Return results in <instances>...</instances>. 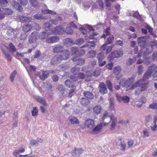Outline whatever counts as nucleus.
Returning <instances> with one entry per match:
<instances>
[{
	"instance_id": "obj_1",
	"label": "nucleus",
	"mask_w": 157,
	"mask_h": 157,
	"mask_svg": "<svg viewBox=\"0 0 157 157\" xmlns=\"http://www.w3.org/2000/svg\"><path fill=\"white\" fill-rule=\"evenodd\" d=\"M152 67L149 68L148 71L144 74L142 78L133 83L135 77H132L127 80L125 78L121 79L119 84L123 87H126L127 90H132L137 87H140V89L138 88L136 90L135 94L138 96L142 91H144L147 88V85L148 83L147 80L151 76L152 72Z\"/></svg>"
},
{
	"instance_id": "obj_2",
	"label": "nucleus",
	"mask_w": 157,
	"mask_h": 157,
	"mask_svg": "<svg viewBox=\"0 0 157 157\" xmlns=\"http://www.w3.org/2000/svg\"><path fill=\"white\" fill-rule=\"evenodd\" d=\"M151 49L150 50L149 49H146V52H145L144 50H143V49H141V50L139 51L137 55V57L139 58L142 56L143 58H146L145 56L151 53L152 52V49L156 48H157V42L154 41L151 42Z\"/></svg>"
},
{
	"instance_id": "obj_3",
	"label": "nucleus",
	"mask_w": 157,
	"mask_h": 157,
	"mask_svg": "<svg viewBox=\"0 0 157 157\" xmlns=\"http://www.w3.org/2000/svg\"><path fill=\"white\" fill-rule=\"evenodd\" d=\"M39 90L42 95L48 92L49 91H53L51 84L50 83H44L41 87H39Z\"/></svg>"
},
{
	"instance_id": "obj_4",
	"label": "nucleus",
	"mask_w": 157,
	"mask_h": 157,
	"mask_svg": "<svg viewBox=\"0 0 157 157\" xmlns=\"http://www.w3.org/2000/svg\"><path fill=\"white\" fill-rule=\"evenodd\" d=\"M70 78L72 81H71L70 80H67L65 82V85L67 87H75V82L77 80L78 78L76 76L72 75L70 76Z\"/></svg>"
},
{
	"instance_id": "obj_5",
	"label": "nucleus",
	"mask_w": 157,
	"mask_h": 157,
	"mask_svg": "<svg viewBox=\"0 0 157 157\" xmlns=\"http://www.w3.org/2000/svg\"><path fill=\"white\" fill-rule=\"evenodd\" d=\"M123 54V52L122 50L116 51L112 52L109 54L108 57V58L110 60H112L114 58L120 57Z\"/></svg>"
},
{
	"instance_id": "obj_6",
	"label": "nucleus",
	"mask_w": 157,
	"mask_h": 157,
	"mask_svg": "<svg viewBox=\"0 0 157 157\" xmlns=\"http://www.w3.org/2000/svg\"><path fill=\"white\" fill-rule=\"evenodd\" d=\"M0 47L2 52L5 55L6 57L9 61H11V56L8 52V47L3 44H1Z\"/></svg>"
},
{
	"instance_id": "obj_7",
	"label": "nucleus",
	"mask_w": 157,
	"mask_h": 157,
	"mask_svg": "<svg viewBox=\"0 0 157 157\" xmlns=\"http://www.w3.org/2000/svg\"><path fill=\"white\" fill-rule=\"evenodd\" d=\"M49 75V73L47 71H40L37 72L36 73H35L34 75H36V77L39 76L40 78L42 80H44L47 78Z\"/></svg>"
},
{
	"instance_id": "obj_8",
	"label": "nucleus",
	"mask_w": 157,
	"mask_h": 157,
	"mask_svg": "<svg viewBox=\"0 0 157 157\" xmlns=\"http://www.w3.org/2000/svg\"><path fill=\"white\" fill-rule=\"evenodd\" d=\"M51 30L54 34H62L64 33V29L61 26H57Z\"/></svg>"
},
{
	"instance_id": "obj_9",
	"label": "nucleus",
	"mask_w": 157,
	"mask_h": 157,
	"mask_svg": "<svg viewBox=\"0 0 157 157\" xmlns=\"http://www.w3.org/2000/svg\"><path fill=\"white\" fill-rule=\"evenodd\" d=\"M59 40V38L57 36H48L45 40V42L48 44H53L57 42Z\"/></svg>"
},
{
	"instance_id": "obj_10",
	"label": "nucleus",
	"mask_w": 157,
	"mask_h": 157,
	"mask_svg": "<svg viewBox=\"0 0 157 157\" xmlns=\"http://www.w3.org/2000/svg\"><path fill=\"white\" fill-rule=\"evenodd\" d=\"M62 61L60 55H57L54 56L51 59V64L54 65L60 63Z\"/></svg>"
},
{
	"instance_id": "obj_11",
	"label": "nucleus",
	"mask_w": 157,
	"mask_h": 157,
	"mask_svg": "<svg viewBox=\"0 0 157 157\" xmlns=\"http://www.w3.org/2000/svg\"><path fill=\"white\" fill-rule=\"evenodd\" d=\"M146 37L145 36L138 37L137 40L139 45L144 49L146 44Z\"/></svg>"
},
{
	"instance_id": "obj_12",
	"label": "nucleus",
	"mask_w": 157,
	"mask_h": 157,
	"mask_svg": "<svg viewBox=\"0 0 157 157\" xmlns=\"http://www.w3.org/2000/svg\"><path fill=\"white\" fill-rule=\"evenodd\" d=\"M116 96L117 100L119 102L123 101L124 103H128L130 100L129 97L126 95L121 96L118 94H116Z\"/></svg>"
},
{
	"instance_id": "obj_13",
	"label": "nucleus",
	"mask_w": 157,
	"mask_h": 157,
	"mask_svg": "<svg viewBox=\"0 0 157 157\" xmlns=\"http://www.w3.org/2000/svg\"><path fill=\"white\" fill-rule=\"evenodd\" d=\"M17 19L21 22H29L31 21L32 18L29 17L18 15L17 17Z\"/></svg>"
},
{
	"instance_id": "obj_14",
	"label": "nucleus",
	"mask_w": 157,
	"mask_h": 157,
	"mask_svg": "<svg viewBox=\"0 0 157 157\" xmlns=\"http://www.w3.org/2000/svg\"><path fill=\"white\" fill-rule=\"evenodd\" d=\"M60 56L62 60H67L69 57L70 53L68 50H63Z\"/></svg>"
},
{
	"instance_id": "obj_15",
	"label": "nucleus",
	"mask_w": 157,
	"mask_h": 157,
	"mask_svg": "<svg viewBox=\"0 0 157 157\" xmlns=\"http://www.w3.org/2000/svg\"><path fill=\"white\" fill-rule=\"evenodd\" d=\"M37 35V33L34 32L32 33L29 36V42L30 43H32L36 40Z\"/></svg>"
},
{
	"instance_id": "obj_16",
	"label": "nucleus",
	"mask_w": 157,
	"mask_h": 157,
	"mask_svg": "<svg viewBox=\"0 0 157 157\" xmlns=\"http://www.w3.org/2000/svg\"><path fill=\"white\" fill-rule=\"evenodd\" d=\"M43 142V140L41 138H38L36 140H32L30 141V145L33 146H37L40 145Z\"/></svg>"
},
{
	"instance_id": "obj_17",
	"label": "nucleus",
	"mask_w": 157,
	"mask_h": 157,
	"mask_svg": "<svg viewBox=\"0 0 157 157\" xmlns=\"http://www.w3.org/2000/svg\"><path fill=\"white\" fill-rule=\"evenodd\" d=\"M18 31L17 29H13L9 28L8 29L6 32V34L8 36H11L13 34L14 35V38L17 37V35L18 34Z\"/></svg>"
},
{
	"instance_id": "obj_18",
	"label": "nucleus",
	"mask_w": 157,
	"mask_h": 157,
	"mask_svg": "<svg viewBox=\"0 0 157 157\" xmlns=\"http://www.w3.org/2000/svg\"><path fill=\"white\" fill-rule=\"evenodd\" d=\"M83 151V150L82 148H75L72 151L71 154L74 156L78 157Z\"/></svg>"
},
{
	"instance_id": "obj_19",
	"label": "nucleus",
	"mask_w": 157,
	"mask_h": 157,
	"mask_svg": "<svg viewBox=\"0 0 157 157\" xmlns=\"http://www.w3.org/2000/svg\"><path fill=\"white\" fill-rule=\"evenodd\" d=\"M108 124V123L102 122V123L98 124L93 129V132H97L101 129L103 126H105L107 125Z\"/></svg>"
},
{
	"instance_id": "obj_20",
	"label": "nucleus",
	"mask_w": 157,
	"mask_h": 157,
	"mask_svg": "<svg viewBox=\"0 0 157 157\" xmlns=\"http://www.w3.org/2000/svg\"><path fill=\"white\" fill-rule=\"evenodd\" d=\"M26 69L29 75L31 78H34L35 79L36 78V75H35V76H34L31 75V71H35L36 70V67L35 66L30 65L29 67H26Z\"/></svg>"
},
{
	"instance_id": "obj_21",
	"label": "nucleus",
	"mask_w": 157,
	"mask_h": 157,
	"mask_svg": "<svg viewBox=\"0 0 157 157\" xmlns=\"http://www.w3.org/2000/svg\"><path fill=\"white\" fill-rule=\"evenodd\" d=\"M85 124L86 127L90 129L93 128L94 125V121L91 119H89L86 120Z\"/></svg>"
},
{
	"instance_id": "obj_22",
	"label": "nucleus",
	"mask_w": 157,
	"mask_h": 157,
	"mask_svg": "<svg viewBox=\"0 0 157 157\" xmlns=\"http://www.w3.org/2000/svg\"><path fill=\"white\" fill-rule=\"evenodd\" d=\"M34 98L38 102L44 105H47V102L45 99L43 98L40 97L37 95H35L34 96Z\"/></svg>"
},
{
	"instance_id": "obj_23",
	"label": "nucleus",
	"mask_w": 157,
	"mask_h": 157,
	"mask_svg": "<svg viewBox=\"0 0 157 157\" xmlns=\"http://www.w3.org/2000/svg\"><path fill=\"white\" fill-rule=\"evenodd\" d=\"M0 12L4 15H10L12 14L13 12L11 10L8 8H0Z\"/></svg>"
},
{
	"instance_id": "obj_24",
	"label": "nucleus",
	"mask_w": 157,
	"mask_h": 157,
	"mask_svg": "<svg viewBox=\"0 0 157 157\" xmlns=\"http://www.w3.org/2000/svg\"><path fill=\"white\" fill-rule=\"evenodd\" d=\"M72 60L73 62H76V63L79 65H82L85 63V60L82 58L78 59L77 57H74L72 59Z\"/></svg>"
},
{
	"instance_id": "obj_25",
	"label": "nucleus",
	"mask_w": 157,
	"mask_h": 157,
	"mask_svg": "<svg viewBox=\"0 0 157 157\" xmlns=\"http://www.w3.org/2000/svg\"><path fill=\"white\" fill-rule=\"evenodd\" d=\"M50 35L49 32H47L45 31L42 32L39 34L38 35L39 38L41 40H46V39Z\"/></svg>"
},
{
	"instance_id": "obj_26",
	"label": "nucleus",
	"mask_w": 157,
	"mask_h": 157,
	"mask_svg": "<svg viewBox=\"0 0 157 157\" xmlns=\"http://www.w3.org/2000/svg\"><path fill=\"white\" fill-rule=\"evenodd\" d=\"M157 121V117L155 116L154 117V121L150 126V128L152 131H155L157 128V124L156 122Z\"/></svg>"
},
{
	"instance_id": "obj_27",
	"label": "nucleus",
	"mask_w": 157,
	"mask_h": 157,
	"mask_svg": "<svg viewBox=\"0 0 157 157\" xmlns=\"http://www.w3.org/2000/svg\"><path fill=\"white\" fill-rule=\"evenodd\" d=\"M68 120L72 124H78L79 123V120L75 117H69L68 118Z\"/></svg>"
},
{
	"instance_id": "obj_28",
	"label": "nucleus",
	"mask_w": 157,
	"mask_h": 157,
	"mask_svg": "<svg viewBox=\"0 0 157 157\" xmlns=\"http://www.w3.org/2000/svg\"><path fill=\"white\" fill-rule=\"evenodd\" d=\"M63 49V47L61 45H57L55 46L53 49V51L55 53L61 52Z\"/></svg>"
},
{
	"instance_id": "obj_29",
	"label": "nucleus",
	"mask_w": 157,
	"mask_h": 157,
	"mask_svg": "<svg viewBox=\"0 0 157 157\" xmlns=\"http://www.w3.org/2000/svg\"><path fill=\"white\" fill-rule=\"evenodd\" d=\"M11 4L13 7L19 11L21 12L22 11V6H20L17 2L15 1H13L11 2Z\"/></svg>"
},
{
	"instance_id": "obj_30",
	"label": "nucleus",
	"mask_w": 157,
	"mask_h": 157,
	"mask_svg": "<svg viewBox=\"0 0 157 157\" xmlns=\"http://www.w3.org/2000/svg\"><path fill=\"white\" fill-rule=\"evenodd\" d=\"M99 86L100 88L99 91L101 93L104 94L107 92V89L104 83L103 82L101 83Z\"/></svg>"
},
{
	"instance_id": "obj_31",
	"label": "nucleus",
	"mask_w": 157,
	"mask_h": 157,
	"mask_svg": "<svg viewBox=\"0 0 157 157\" xmlns=\"http://www.w3.org/2000/svg\"><path fill=\"white\" fill-rule=\"evenodd\" d=\"M110 119L112 121V124L111 125V128H114L116 125L117 122V117L113 116H111L110 117Z\"/></svg>"
},
{
	"instance_id": "obj_32",
	"label": "nucleus",
	"mask_w": 157,
	"mask_h": 157,
	"mask_svg": "<svg viewBox=\"0 0 157 157\" xmlns=\"http://www.w3.org/2000/svg\"><path fill=\"white\" fill-rule=\"evenodd\" d=\"M62 20L61 18L59 16L54 19H52L50 20V22L52 24L56 25L58 24L59 22Z\"/></svg>"
},
{
	"instance_id": "obj_33",
	"label": "nucleus",
	"mask_w": 157,
	"mask_h": 157,
	"mask_svg": "<svg viewBox=\"0 0 157 157\" xmlns=\"http://www.w3.org/2000/svg\"><path fill=\"white\" fill-rule=\"evenodd\" d=\"M64 43L67 47L71 46L72 44H75V43L72 39L68 38L65 39Z\"/></svg>"
},
{
	"instance_id": "obj_34",
	"label": "nucleus",
	"mask_w": 157,
	"mask_h": 157,
	"mask_svg": "<svg viewBox=\"0 0 157 157\" xmlns=\"http://www.w3.org/2000/svg\"><path fill=\"white\" fill-rule=\"evenodd\" d=\"M32 29V25L29 24H27L24 25L23 27V30L25 33L29 32Z\"/></svg>"
},
{
	"instance_id": "obj_35",
	"label": "nucleus",
	"mask_w": 157,
	"mask_h": 157,
	"mask_svg": "<svg viewBox=\"0 0 157 157\" xmlns=\"http://www.w3.org/2000/svg\"><path fill=\"white\" fill-rule=\"evenodd\" d=\"M80 67L78 66H75L71 70V72L74 75H76L79 72Z\"/></svg>"
},
{
	"instance_id": "obj_36",
	"label": "nucleus",
	"mask_w": 157,
	"mask_h": 157,
	"mask_svg": "<svg viewBox=\"0 0 157 157\" xmlns=\"http://www.w3.org/2000/svg\"><path fill=\"white\" fill-rule=\"evenodd\" d=\"M65 32L66 33L69 35H71L73 34V29L71 27L69 26H67L66 29H64V33Z\"/></svg>"
},
{
	"instance_id": "obj_37",
	"label": "nucleus",
	"mask_w": 157,
	"mask_h": 157,
	"mask_svg": "<svg viewBox=\"0 0 157 157\" xmlns=\"http://www.w3.org/2000/svg\"><path fill=\"white\" fill-rule=\"evenodd\" d=\"M29 2L32 6L35 8L39 6V4L36 0H29Z\"/></svg>"
},
{
	"instance_id": "obj_38",
	"label": "nucleus",
	"mask_w": 157,
	"mask_h": 157,
	"mask_svg": "<svg viewBox=\"0 0 157 157\" xmlns=\"http://www.w3.org/2000/svg\"><path fill=\"white\" fill-rule=\"evenodd\" d=\"M85 47L86 46H83L81 47L80 49H79L78 48L76 55L79 56H82L84 55L85 53V51L84 50L81 48Z\"/></svg>"
},
{
	"instance_id": "obj_39",
	"label": "nucleus",
	"mask_w": 157,
	"mask_h": 157,
	"mask_svg": "<svg viewBox=\"0 0 157 157\" xmlns=\"http://www.w3.org/2000/svg\"><path fill=\"white\" fill-rule=\"evenodd\" d=\"M96 54L95 51L94 50H92L89 51L87 55V58H93L94 57Z\"/></svg>"
},
{
	"instance_id": "obj_40",
	"label": "nucleus",
	"mask_w": 157,
	"mask_h": 157,
	"mask_svg": "<svg viewBox=\"0 0 157 157\" xmlns=\"http://www.w3.org/2000/svg\"><path fill=\"white\" fill-rule=\"evenodd\" d=\"M81 104L83 105H86L89 104V101L88 99L85 98H82L80 101Z\"/></svg>"
},
{
	"instance_id": "obj_41",
	"label": "nucleus",
	"mask_w": 157,
	"mask_h": 157,
	"mask_svg": "<svg viewBox=\"0 0 157 157\" xmlns=\"http://www.w3.org/2000/svg\"><path fill=\"white\" fill-rule=\"evenodd\" d=\"M121 71V68L119 66H116L113 69V72L115 74L117 75L119 74Z\"/></svg>"
},
{
	"instance_id": "obj_42",
	"label": "nucleus",
	"mask_w": 157,
	"mask_h": 157,
	"mask_svg": "<svg viewBox=\"0 0 157 157\" xmlns=\"http://www.w3.org/2000/svg\"><path fill=\"white\" fill-rule=\"evenodd\" d=\"M84 95L86 97L89 99H92L93 98V95L92 94L88 91L84 92Z\"/></svg>"
},
{
	"instance_id": "obj_43",
	"label": "nucleus",
	"mask_w": 157,
	"mask_h": 157,
	"mask_svg": "<svg viewBox=\"0 0 157 157\" xmlns=\"http://www.w3.org/2000/svg\"><path fill=\"white\" fill-rule=\"evenodd\" d=\"M101 109V107L100 105H98L94 106L93 108L94 112L97 114L100 113Z\"/></svg>"
},
{
	"instance_id": "obj_44",
	"label": "nucleus",
	"mask_w": 157,
	"mask_h": 157,
	"mask_svg": "<svg viewBox=\"0 0 157 157\" xmlns=\"http://www.w3.org/2000/svg\"><path fill=\"white\" fill-rule=\"evenodd\" d=\"M113 39V35H110L109 36L107 37L106 38L105 43L107 44H111Z\"/></svg>"
},
{
	"instance_id": "obj_45",
	"label": "nucleus",
	"mask_w": 157,
	"mask_h": 157,
	"mask_svg": "<svg viewBox=\"0 0 157 157\" xmlns=\"http://www.w3.org/2000/svg\"><path fill=\"white\" fill-rule=\"evenodd\" d=\"M25 151V147L24 146H22L18 148L17 149H16L14 151L15 152V153L20 154L24 152Z\"/></svg>"
},
{
	"instance_id": "obj_46",
	"label": "nucleus",
	"mask_w": 157,
	"mask_h": 157,
	"mask_svg": "<svg viewBox=\"0 0 157 157\" xmlns=\"http://www.w3.org/2000/svg\"><path fill=\"white\" fill-rule=\"evenodd\" d=\"M51 25L49 22L45 23L43 25L46 31H48L50 30V28Z\"/></svg>"
},
{
	"instance_id": "obj_47",
	"label": "nucleus",
	"mask_w": 157,
	"mask_h": 157,
	"mask_svg": "<svg viewBox=\"0 0 157 157\" xmlns=\"http://www.w3.org/2000/svg\"><path fill=\"white\" fill-rule=\"evenodd\" d=\"M38 112V108L36 107L33 108V110L32 112V114L33 116H37Z\"/></svg>"
},
{
	"instance_id": "obj_48",
	"label": "nucleus",
	"mask_w": 157,
	"mask_h": 157,
	"mask_svg": "<svg viewBox=\"0 0 157 157\" xmlns=\"http://www.w3.org/2000/svg\"><path fill=\"white\" fill-rule=\"evenodd\" d=\"M106 84L108 89L111 91H112L113 86L112 84L110 81L109 80H107L106 82Z\"/></svg>"
},
{
	"instance_id": "obj_49",
	"label": "nucleus",
	"mask_w": 157,
	"mask_h": 157,
	"mask_svg": "<svg viewBox=\"0 0 157 157\" xmlns=\"http://www.w3.org/2000/svg\"><path fill=\"white\" fill-rule=\"evenodd\" d=\"M109 109L111 110H114V104L113 102V100L112 99L110 98L109 99Z\"/></svg>"
},
{
	"instance_id": "obj_50",
	"label": "nucleus",
	"mask_w": 157,
	"mask_h": 157,
	"mask_svg": "<svg viewBox=\"0 0 157 157\" xmlns=\"http://www.w3.org/2000/svg\"><path fill=\"white\" fill-rule=\"evenodd\" d=\"M9 47L10 50L12 52H14L16 51V49L15 46L12 43L9 44Z\"/></svg>"
},
{
	"instance_id": "obj_51",
	"label": "nucleus",
	"mask_w": 157,
	"mask_h": 157,
	"mask_svg": "<svg viewBox=\"0 0 157 157\" xmlns=\"http://www.w3.org/2000/svg\"><path fill=\"white\" fill-rule=\"evenodd\" d=\"M101 72L100 69L99 68H97L93 73V75L94 76H98Z\"/></svg>"
},
{
	"instance_id": "obj_52",
	"label": "nucleus",
	"mask_w": 157,
	"mask_h": 157,
	"mask_svg": "<svg viewBox=\"0 0 157 157\" xmlns=\"http://www.w3.org/2000/svg\"><path fill=\"white\" fill-rule=\"evenodd\" d=\"M97 58L98 62L101 61L104 58L103 53L102 52H100L98 53L97 56Z\"/></svg>"
},
{
	"instance_id": "obj_53",
	"label": "nucleus",
	"mask_w": 157,
	"mask_h": 157,
	"mask_svg": "<svg viewBox=\"0 0 157 157\" xmlns=\"http://www.w3.org/2000/svg\"><path fill=\"white\" fill-rule=\"evenodd\" d=\"M16 74L17 72L16 71H13L11 73L10 76V79L11 82H12L13 81Z\"/></svg>"
},
{
	"instance_id": "obj_54",
	"label": "nucleus",
	"mask_w": 157,
	"mask_h": 157,
	"mask_svg": "<svg viewBox=\"0 0 157 157\" xmlns=\"http://www.w3.org/2000/svg\"><path fill=\"white\" fill-rule=\"evenodd\" d=\"M136 57H133L132 59L130 58L128 59L127 64L131 65L132 63L136 61Z\"/></svg>"
},
{
	"instance_id": "obj_55",
	"label": "nucleus",
	"mask_w": 157,
	"mask_h": 157,
	"mask_svg": "<svg viewBox=\"0 0 157 157\" xmlns=\"http://www.w3.org/2000/svg\"><path fill=\"white\" fill-rule=\"evenodd\" d=\"M8 3V2L7 0H1L0 1L1 6L2 7L7 6Z\"/></svg>"
},
{
	"instance_id": "obj_56",
	"label": "nucleus",
	"mask_w": 157,
	"mask_h": 157,
	"mask_svg": "<svg viewBox=\"0 0 157 157\" xmlns=\"http://www.w3.org/2000/svg\"><path fill=\"white\" fill-rule=\"evenodd\" d=\"M143 133L144 134L143 136L144 137H148L149 136V132H148V130L145 129L143 130Z\"/></svg>"
},
{
	"instance_id": "obj_57",
	"label": "nucleus",
	"mask_w": 157,
	"mask_h": 157,
	"mask_svg": "<svg viewBox=\"0 0 157 157\" xmlns=\"http://www.w3.org/2000/svg\"><path fill=\"white\" fill-rule=\"evenodd\" d=\"M84 42V40L83 38H80L76 40L75 44L77 45H80L83 43Z\"/></svg>"
},
{
	"instance_id": "obj_58",
	"label": "nucleus",
	"mask_w": 157,
	"mask_h": 157,
	"mask_svg": "<svg viewBox=\"0 0 157 157\" xmlns=\"http://www.w3.org/2000/svg\"><path fill=\"white\" fill-rule=\"evenodd\" d=\"M27 53V52H23L21 53H19L18 52H17L15 56L17 58L20 59L21 57H23L24 54Z\"/></svg>"
},
{
	"instance_id": "obj_59",
	"label": "nucleus",
	"mask_w": 157,
	"mask_h": 157,
	"mask_svg": "<svg viewBox=\"0 0 157 157\" xmlns=\"http://www.w3.org/2000/svg\"><path fill=\"white\" fill-rule=\"evenodd\" d=\"M120 147L121 150L122 151H124L126 147V143L124 141L121 142L120 144Z\"/></svg>"
},
{
	"instance_id": "obj_60",
	"label": "nucleus",
	"mask_w": 157,
	"mask_h": 157,
	"mask_svg": "<svg viewBox=\"0 0 157 157\" xmlns=\"http://www.w3.org/2000/svg\"><path fill=\"white\" fill-rule=\"evenodd\" d=\"M78 48L75 47H72L71 49V51L72 55L77 54Z\"/></svg>"
},
{
	"instance_id": "obj_61",
	"label": "nucleus",
	"mask_w": 157,
	"mask_h": 157,
	"mask_svg": "<svg viewBox=\"0 0 157 157\" xmlns=\"http://www.w3.org/2000/svg\"><path fill=\"white\" fill-rule=\"evenodd\" d=\"M98 2L100 8V9L101 10H103L104 9V6L103 1L101 0H98Z\"/></svg>"
},
{
	"instance_id": "obj_62",
	"label": "nucleus",
	"mask_w": 157,
	"mask_h": 157,
	"mask_svg": "<svg viewBox=\"0 0 157 157\" xmlns=\"http://www.w3.org/2000/svg\"><path fill=\"white\" fill-rule=\"evenodd\" d=\"M34 18L35 19L37 20H41L44 19L43 17L41 16L39 14H36L34 16Z\"/></svg>"
},
{
	"instance_id": "obj_63",
	"label": "nucleus",
	"mask_w": 157,
	"mask_h": 157,
	"mask_svg": "<svg viewBox=\"0 0 157 157\" xmlns=\"http://www.w3.org/2000/svg\"><path fill=\"white\" fill-rule=\"evenodd\" d=\"M149 107L152 109H155L157 110V103H153L150 105L149 106Z\"/></svg>"
},
{
	"instance_id": "obj_64",
	"label": "nucleus",
	"mask_w": 157,
	"mask_h": 157,
	"mask_svg": "<svg viewBox=\"0 0 157 157\" xmlns=\"http://www.w3.org/2000/svg\"><path fill=\"white\" fill-rule=\"evenodd\" d=\"M17 153H15V151L13 152V155L14 157H25L26 155H21Z\"/></svg>"
}]
</instances>
